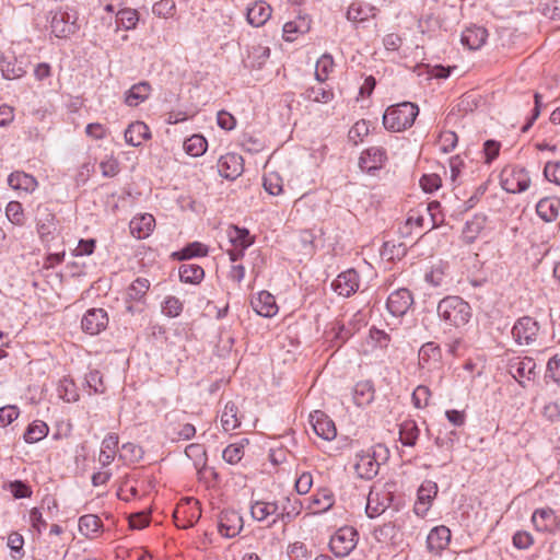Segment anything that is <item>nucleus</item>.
Segmentation results:
<instances>
[{"label":"nucleus","instance_id":"1","mask_svg":"<svg viewBox=\"0 0 560 560\" xmlns=\"http://www.w3.org/2000/svg\"><path fill=\"white\" fill-rule=\"evenodd\" d=\"M436 313L445 326L454 328L464 327L472 316L469 303L458 295L443 298L438 304Z\"/></svg>","mask_w":560,"mask_h":560},{"label":"nucleus","instance_id":"2","mask_svg":"<svg viewBox=\"0 0 560 560\" xmlns=\"http://www.w3.org/2000/svg\"><path fill=\"white\" fill-rule=\"evenodd\" d=\"M419 115V107L411 102H402L389 106L383 115L385 129L392 132H400L410 128Z\"/></svg>","mask_w":560,"mask_h":560},{"label":"nucleus","instance_id":"3","mask_svg":"<svg viewBox=\"0 0 560 560\" xmlns=\"http://www.w3.org/2000/svg\"><path fill=\"white\" fill-rule=\"evenodd\" d=\"M78 12L70 8H59L51 12L50 28L58 38H68L80 30Z\"/></svg>","mask_w":560,"mask_h":560},{"label":"nucleus","instance_id":"4","mask_svg":"<svg viewBox=\"0 0 560 560\" xmlns=\"http://www.w3.org/2000/svg\"><path fill=\"white\" fill-rule=\"evenodd\" d=\"M501 187L511 194L525 191L530 184V177L525 167L506 165L500 174Z\"/></svg>","mask_w":560,"mask_h":560},{"label":"nucleus","instance_id":"5","mask_svg":"<svg viewBox=\"0 0 560 560\" xmlns=\"http://www.w3.org/2000/svg\"><path fill=\"white\" fill-rule=\"evenodd\" d=\"M537 364L529 357H513L506 364L508 373L523 387L526 388L530 382H534L537 375Z\"/></svg>","mask_w":560,"mask_h":560},{"label":"nucleus","instance_id":"6","mask_svg":"<svg viewBox=\"0 0 560 560\" xmlns=\"http://www.w3.org/2000/svg\"><path fill=\"white\" fill-rule=\"evenodd\" d=\"M358 541V530L352 526H342L330 537L329 548L336 557L345 558L353 551Z\"/></svg>","mask_w":560,"mask_h":560},{"label":"nucleus","instance_id":"7","mask_svg":"<svg viewBox=\"0 0 560 560\" xmlns=\"http://www.w3.org/2000/svg\"><path fill=\"white\" fill-rule=\"evenodd\" d=\"M200 516V503L192 498L183 499L173 514L175 525L183 529L192 527Z\"/></svg>","mask_w":560,"mask_h":560},{"label":"nucleus","instance_id":"8","mask_svg":"<svg viewBox=\"0 0 560 560\" xmlns=\"http://www.w3.org/2000/svg\"><path fill=\"white\" fill-rule=\"evenodd\" d=\"M540 326L530 316L520 317L512 327V337L520 346H529L536 341Z\"/></svg>","mask_w":560,"mask_h":560},{"label":"nucleus","instance_id":"9","mask_svg":"<svg viewBox=\"0 0 560 560\" xmlns=\"http://www.w3.org/2000/svg\"><path fill=\"white\" fill-rule=\"evenodd\" d=\"M36 229L39 238L43 242H49L54 238L57 231V218L47 205H38L36 209Z\"/></svg>","mask_w":560,"mask_h":560},{"label":"nucleus","instance_id":"10","mask_svg":"<svg viewBox=\"0 0 560 560\" xmlns=\"http://www.w3.org/2000/svg\"><path fill=\"white\" fill-rule=\"evenodd\" d=\"M375 456V448L361 451L355 455L354 470L359 478L371 480L378 474L380 464Z\"/></svg>","mask_w":560,"mask_h":560},{"label":"nucleus","instance_id":"11","mask_svg":"<svg viewBox=\"0 0 560 560\" xmlns=\"http://www.w3.org/2000/svg\"><path fill=\"white\" fill-rule=\"evenodd\" d=\"M332 290L341 296L349 298L354 294L360 288V275L359 272L350 268L342 271L331 283Z\"/></svg>","mask_w":560,"mask_h":560},{"label":"nucleus","instance_id":"12","mask_svg":"<svg viewBox=\"0 0 560 560\" xmlns=\"http://www.w3.org/2000/svg\"><path fill=\"white\" fill-rule=\"evenodd\" d=\"M412 304V293L406 288H401L392 292L386 301V307L388 312L396 317L404 316Z\"/></svg>","mask_w":560,"mask_h":560},{"label":"nucleus","instance_id":"13","mask_svg":"<svg viewBox=\"0 0 560 560\" xmlns=\"http://www.w3.org/2000/svg\"><path fill=\"white\" fill-rule=\"evenodd\" d=\"M438 483L432 480H424L421 483L417 491V501L413 506V511L418 516H425L432 504V501L438 495Z\"/></svg>","mask_w":560,"mask_h":560},{"label":"nucleus","instance_id":"14","mask_svg":"<svg viewBox=\"0 0 560 560\" xmlns=\"http://www.w3.org/2000/svg\"><path fill=\"white\" fill-rule=\"evenodd\" d=\"M108 325L107 312L103 308H90L82 317L81 326L83 331L92 336L98 335Z\"/></svg>","mask_w":560,"mask_h":560},{"label":"nucleus","instance_id":"15","mask_svg":"<svg viewBox=\"0 0 560 560\" xmlns=\"http://www.w3.org/2000/svg\"><path fill=\"white\" fill-rule=\"evenodd\" d=\"M243 528L242 516L233 510H224L219 515L218 530L226 537L233 538L240 534Z\"/></svg>","mask_w":560,"mask_h":560},{"label":"nucleus","instance_id":"16","mask_svg":"<svg viewBox=\"0 0 560 560\" xmlns=\"http://www.w3.org/2000/svg\"><path fill=\"white\" fill-rule=\"evenodd\" d=\"M451 542V530L444 525L433 527L427 536V550L440 556Z\"/></svg>","mask_w":560,"mask_h":560},{"label":"nucleus","instance_id":"17","mask_svg":"<svg viewBox=\"0 0 560 560\" xmlns=\"http://www.w3.org/2000/svg\"><path fill=\"white\" fill-rule=\"evenodd\" d=\"M243 158L236 153H226L218 161L219 174L226 179L237 178L244 171Z\"/></svg>","mask_w":560,"mask_h":560},{"label":"nucleus","instance_id":"18","mask_svg":"<svg viewBox=\"0 0 560 560\" xmlns=\"http://www.w3.org/2000/svg\"><path fill=\"white\" fill-rule=\"evenodd\" d=\"M532 522L538 532L556 533L560 527L559 517L550 508L535 510Z\"/></svg>","mask_w":560,"mask_h":560},{"label":"nucleus","instance_id":"19","mask_svg":"<svg viewBox=\"0 0 560 560\" xmlns=\"http://www.w3.org/2000/svg\"><path fill=\"white\" fill-rule=\"evenodd\" d=\"M386 160L387 154L384 148L371 147L361 153L359 159V166L363 171L371 172L382 168Z\"/></svg>","mask_w":560,"mask_h":560},{"label":"nucleus","instance_id":"20","mask_svg":"<svg viewBox=\"0 0 560 560\" xmlns=\"http://www.w3.org/2000/svg\"><path fill=\"white\" fill-rule=\"evenodd\" d=\"M280 513V504L276 501L267 502V501H255L250 505V514L254 520L258 522L266 521L269 516H275L272 522L268 525V527L273 526L278 521V515Z\"/></svg>","mask_w":560,"mask_h":560},{"label":"nucleus","instance_id":"21","mask_svg":"<svg viewBox=\"0 0 560 560\" xmlns=\"http://www.w3.org/2000/svg\"><path fill=\"white\" fill-rule=\"evenodd\" d=\"M311 422L315 433L326 441H331L337 435L335 422L322 411L311 415Z\"/></svg>","mask_w":560,"mask_h":560},{"label":"nucleus","instance_id":"22","mask_svg":"<svg viewBox=\"0 0 560 560\" xmlns=\"http://www.w3.org/2000/svg\"><path fill=\"white\" fill-rule=\"evenodd\" d=\"M270 57V48L261 44H253L247 47V55L243 59L245 68L261 69Z\"/></svg>","mask_w":560,"mask_h":560},{"label":"nucleus","instance_id":"23","mask_svg":"<svg viewBox=\"0 0 560 560\" xmlns=\"http://www.w3.org/2000/svg\"><path fill=\"white\" fill-rule=\"evenodd\" d=\"M271 12L272 9L267 2L256 1L247 8L246 19L250 25L259 27L270 19Z\"/></svg>","mask_w":560,"mask_h":560},{"label":"nucleus","instance_id":"24","mask_svg":"<svg viewBox=\"0 0 560 560\" xmlns=\"http://www.w3.org/2000/svg\"><path fill=\"white\" fill-rule=\"evenodd\" d=\"M155 225V219L150 213H143L135 217L130 223L129 229L130 233L137 237L138 240L145 238L153 231Z\"/></svg>","mask_w":560,"mask_h":560},{"label":"nucleus","instance_id":"25","mask_svg":"<svg viewBox=\"0 0 560 560\" xmlns=\"http://www.w3.org/2000/svg\"><path fill=\"white\" fill-rule=\"evenodd\" d=\"M250 304L254 311L264 317H271L278 312L275 296L268 291H260L258 296L252 300Z\"/></svg>","mask_w":560,"mask_h":560},{"label":"nucleus","instance_id":"26","mask_svg":"<svg viewBox=\"0 0 560 560\" xmlns=\"http://www.w3.org/2000/svg\"><path fill=\"white\" fill-rule=\"evenodd\" d=\"M487 223V217L482 213L475 214L470 220L465 223V226L462 232V240L465 244H472L482 230L485 229Z\"/></svg>","mask_w":560,"mask_h":560},{"label":"nucleus","instance_id":"27","mask_svg":"<svg viewBox=\"0 0 560 560\" xmlns=\"http://www.w3.org/2000/svg\"><path fill=\"white\" fill-rule=\"evenodd\" d=\"M125 141L132 147L141 145L143 140L151 138L150 128L143 121H133L125 130Z\"/></svg>","mask_w":560,"mask_h":560},{"label":"nucleus","instance_id":"28","mask_svg":"<svg viewBox=\"0 0 560 560\" xmlns=\"http://www.w3.org/2000/svg\"><path fill=\"white\" fill-rule=\"evenodd\" d=\"M560 211V199L557 197H546L538 201L536 205V212L538 217L545 222H553Z\"/></svg>","mask_w":560,"mask_h":560},{"label":"nucleus","instance_id":"29","mask_svg":"<svg viewBox=\"0 0 560 560\" xmlns=\"http://www.w3.org/2000/svg\"><path fill=\"white\" fill-rule=\"evenodd\" d=\"M488 31L482 26L472 25L462 34V44L471 50L479 49L487 40Z\"/></svg>","mask_w":560,"mask_h":560},{"label":"nucleus","instance_id":"30","mask_svg":"<svg viewBox=\"0 0 560 560\" xmlns=\"http://www.w3.org/2000/svg\"><path fill=\"white\" fill-rule=\"evenodd\" d=\"M375 398V388L372 381H360L353 387V401L358 407H366Z\"/></svg>","mask_w":560,"mask_h":560},{"label":"nucleus","instance_id":"31","mask_svg":"<svg viewBox=\"0 0 560 560\" xmlns=\"http://www.w3.org/2000/svg\"><path fill=\"white\" fill-rule=\"evenodd\" d=\"M209 254V247L200 242H191L182 249L172 253L173 260L184 261L196 257H206Z\"/></svg>","mask_w":560,"mask_h":560},{"label":"nucleus","instance_id":"32","mask_svg":"<svg viewBox=\"0 0 560 560\" xmlns=\"http://www.w3.org/2000/svg\"><path fill=\"white\" fill-rule=\"evenodd\" d=\"M9 186L14 190H24L32 192L37 187V180L31 174L22 171H15L8 177Z\"/></svg>","mask_w":560,"mask_h":560},{"label":"nucleus","instance_id":"33","mask_svg":"<svg viewBox=\"0 0 560 560\" xmlns=\"http://www.w3.org/2000/svg\"><path fill=\"white\" fill-rule=\"evenodd\" d=\"M151 93V85L147 81H142L133 84L126 93H125V103L128 106L136 107L139 104L143 103Z\"/></svg>","mask_w":560,"mask_h":560},{"label":"nucleus","instance_id":"34","mask_svg":"<svg viewBox=\"0 0 560 560\" xmlns=\"http://www.w3.org/2000/svg\"><path fill=\"white\" fill-rule=\"evenodd\" d=\"M139 21V12L135 9L125 8L119 9L116 13L114 23V31L117 32L119 28H124L126 31L136 28Z\"/></svg>","mask_w":560,"mask_h":560},{"label":"nucleus","instance_id":"35","mask_svg":"<svg viewBox=\"0 0 560 560\" xmlns=\"http://www.w3.org/2000/svg\"><path fill=\"white\" fill-rule=\"evenodd\" d=\"M149 289L150 281L147 278H137L127 289V302L144 303Z\"/></svg>","mask_w":560,"mask_h":560},{"label":"nucleus","instance_id":"36","mask_svg":"<svg viewBox=\"0 0 560 560\" xmlns=\"http://www.w3.org/2000/svg\"><path fill=\"white\" fill-rule=\"evenodd\" d=\"M178 272L183 283L199 284L205 278L203 268L196 264H182Z\"/></svg>","mask_w":560,"mask_h":560},{"label":"nucleus","instance_id":"37","mask_svg":"<svg viewBox=\"0 0 560 560\" xmlns=\"http://www.w3.org/2000/svg\"><path fill=\"white\" fill-rule=\"evenodd\" d=\"M420 434V429L415 420H405L399 425V441L405 446H415Z\"/></svg>","mask_w":560,"mask_h":560},{"label":"nucleus","instance_id":"38","mask_svg":"<svg viewBox=\"0 0 560 560\" xmlns=\"http://www.w3.org/2000/svg\"><path fill=\"white\" fill-rule=\"evenodd\" d=\"M119 439L115 433H110L105 436L102 442L101 453H100V462L103 466L109 465L114 458L116 451L118 448Z\"/></svg>","mask_w":560,"mask_h":560},{"label":"nucleus","instance_id":"39","mask_svg":"<svg viewBox=\"0 0 560 560\" xmlns=\"http://www.w3.org/2000/svg\"><path fill=\"white\" fill-rule=\"evenodd\" d=\"M442 351L435 342H427L419 350V364L422 368L429 366L431 363H438L441 360Z\"/></svg>","mask_w":560,"mask_h":560},{"label":"nucleus","instance_id":"40","mask_svg":"<svg viewBox=\"0 0 560 560\" xmlns=\"http://www.w3.org/2000/svg\"><path fill=\"white\" fill-rule=\"evenodd\" d=\"M221 423L224 431H232L241 425L238 408L233 401H228L221 416Z\"/></svg>","mask_w":560,"mask_h":560},{"label":"nucleus","instance_id":"41","mask_svg":"<svg viewBox=\"0 0 560 560\" xmlns=\"http://www.w3.org/2000/svg\"><path fill=\"white\" fill-rule=\"evenodd\" d=\"M301 502L295 499L293 502L290 498H285L280 504V513L278 518L283 523L288 524L294 520L301 513Z\"/></svg>","mask_w":560,"mask_h":560},{"label":"nucleus","instance_id":"42","mask_svg":"<svg viewBox=\"0 0 560 560\" xmlns=\"http://www.w3.org/2000/svg\"><path fill=\"white\" fill-rule=\"evenodd\" d=\"M102 527V521L97 515L86 514L79 518V530L86 537H93Z\"/></svg>","mask_w":560,"mask_h":560},{"label":"nucleus","instance_id":"43","mask_svg":"<svg viewBox=\"0 0 560 560\" xmlns=\"http://www.w3.org/2000/svg\"><path fill=\"white\" fill-rule=\"evenodd\" d=\"M229 237L234 247L242 249L248 248L254 243V238L245 228L231 226Z\"/></svg>","mask_w":560,"mask_h":560},{"label":"nucleus","instance_id":"44","mask_svg":"<svg viewBox=\"0 0 560 560\" xmlns=\"http://www.w3.org/2000/svg\"><path fill=\"white\" fill-rule=\"evenodd\" d=\"M49 431L48 425L40 420H36L31 423L23 438L26 443H36L47 436Z\"/></svg>","mask_w":560,"mask_h":560},{"label":"nucleus","instance_id":"45","mask_svg":"<svg viewBox=\"0 0 560 560\" xmlns=\"http://www.w3.org/2000/svg\"><path fill=\"white\" fill-rule=\"evenodd\" d=\"M302 96L310 102L328 103L334 98V92L330 89L317 85L307 88Z\"/></svg>","mask_w":560,"mask_h":560},{"label":"nucleus","instance_id":"46","mask_svg":"<svg viewBox=\"0 0 560 560\" xmlns=\"http://www.w3.org/2000/svg\"><path fill=\"white\" fill-rule=\"evenodd\" d=\"M310 28L308 22L304 18H299L298 21H290L283 25V39L285 42H293L296 34H303Z\"/></svg>","mask_w":560,"mask_h":560},{"label":"nucleus","instance_id":"47","mask_svg":"<svg viewBox=\"0 0 560 560\" xmlns=\"http://www.w3.org/2000/svg\"><path fill=\"white\" fill-rule=\"evenodd\" d=\"M408 248L405 243L387 241L383 244L381 255L387 260H400L406 256Z\"/></svg>","mask_w":560,"mask_h":560},{"label":"nucleus","instance_id":"48","mask_svg":"<svg viewBox=\"0 0 560 560\" xmlns=\"http://www.w3.org/2000/svg\"><path fill=\"white\" fill-rule=\"evenodd\" d=\"M207 140L201 135H192L184 141V149L191 156H200L207 150Z\"/></svg>","mask_w":560,"mask_h":560},{"label":"nucleus","instance_id":"49","mask_svg":"<svg viewBox=\"0 0 560 560\" xmlns=\"http://www.w3.org/2000/svg\"><path fill=\"white\" fill-rule=\"evenodd\" d=\"M0 71L2 73V77L7 80L21 78L25 73L24 68L18 62L16 58L13 56L8 57L4 63H1Z\"/></svg>","mask_w":560,"mask_h":560},{"label":"nucleus","instance_id":"50","mask_svg":"<svg viewBox=\"0 0 560 560\" xmlns=\"http://www.w3.org/2000/svg\"><path fill=\"white\" fill-rule=\"evenodd\" d=\"M58 395L67 402H74L79 399L77 386L74 382L68 377H63L57 388Z\"/></svg>","mask_w":560,"mask_h":560},{"label":"nucleus","instance_id":"51","mask_svg":"<svg viewBox=\"0 0 560 560\" xmlns=\"http://www.w3.org/2000/svg\"><path fill=\"white\" fill-rule=\"evenodd\" d=\"M334 504L332 493L324 489L313 497L312 505L314 506V513H323L329 510Z\"/></svg>","mask_w":560,"mask_h":560},{"label":"nucleus","instance_id":"52","mask_svg":"<svg viewBox=\"0 0 560 560\" xmlns=\"http://www.w3.org/2000/svg\"><path fill=\"white\" fill-rule=\"evenodd\" d=\"M334 59L330 55H323L316 63L315 78L319 83H323L328 78V74L332 71Z\"/></svg>","mask_w":560,"mask_h":560},{"label":"nucleus","instance_id":"53","mask_svg":"<svg viewBox=\"0 0 560 560\" xmlns=\"http://www.w3.org/2000/svg\"><path fill=\"white\" fill-rule=\"evenodd\" d=\"M85 385L89 387V394H103L106 387L103 383V375L98 370H92L85 375Z\"/></svg>","mask_w":560,"mask_h":560},{"label":"nucleus","instance_id":"54","mask_svg":"<svg viewBox=\"0 0 560 560\" xmlns=\"http://www.w3.org/2000/svg\"><path fill=\"white\" fill-rule=\"evenodd\" d=\"M5 215L8 220L14 225L22 226L25 223L24 210L19 201H10L7 205Z\"/></svg>","mask_w":560,"mask_h":560},{"label":"nucleus","instance_id":"55","mask_svg":"<svg viewBox=\"0 0 560 560\" xmlns=\"http://www.w3.org/2000/svg\"><path fill=\"white\" fill-rule=\"evenodd\" d=\"M183 302L174 295L166 296L162 303V312L167 317L179 316L183 312Z\"/></svg>","mask_w":560,"mask_h":560},{"label":"nucleus","instance_id":"56","mask_svg":"<svg viewBox=\"0 0 560 560\" xmlns=\"http://www.w3.org/2000/svg\"><path fill=\"white\" fill-rule=\"evenodd\" d=\"M369 122L364 119L357 121L349 130L348 138L353 144L362 142L363 139L369 135Z\"/></svg>","mask_w":560,"mask_h":560},{"label":"nucleus","instance_id":"57","mask_svg":"<svg viewBox=\"0 0 560 560\" xmlns=\"http://www.w3.org/2000/svg\"><path fill=\"white\" fill-rule=\"evenodd\" d=\"M154 15L163 19L172 18L176 12V4L174 0H160L152 7Z\"/></svg>","mask_w":560,"mask_h":560},{"label":"nucleus","instance_id":"58","mask_svg":"<svg viewBox=\"0 0 560 560\" xmlns=\"http://www.w3.org/2000/svg\"><path fill=\"white\" fill-rule=\"evenodd\" d=\"M458 142L456 132L452 130H444L439 136V145L443 153L452 152Z\"/></svg>","mask_w":560,"mask_h":560},{"label":"nucleus","instance_id":"59","mask_svg":"<svg viewBox=\"0 0 560 560\" xmlns=\"http://www.w3.org/2000/svg\"><path fill=\"white\" fill-rule=\"evenodd\" d=\"M431 390L425 385H419L412 393L411 400L416 408L421 409L429 405Z\"/></svg>","mask_w":560,"mask_h":560},{"label":"nucleus","instance_id":"60","mask_svg":"<svg viewBox=\"0 0 560 560\" xmlns=\"http://www.w3.org/2000/svg\"><path fill=\"white\" fill-rule=\"evenodd\" d=\"M243 456L244 446L242 444H230L223 450L222 453L223 459L231 465H235L241 462Z\"/></svg>","mask_w":560,"mask_h":560},{"label":"nucleus","instance_id":"61","mask_svg":"<svg viewBox=\"0 0 560 560\" xmlns=\"http://www.w3.org/2000/svg\"><path fill=\"white\" fill-rule=\"evenodd\" d=\"M347 19L351 22H363L368 20V10L359 2H352L347 11Z\"/></svg>","mask_w":560,"mask_h":560},{"label":"nucleus","instance_id":"62","mask_svg":"<svg viewBox=\"0 0 560 560\" xmlns=\"http://www.w3.org/2000/svg\"><path fill=\"white\" fill-rule=\"evenodd\" d=\"M501 143L497 140H487L483 143L482 152L485 154V163L491 164L499 155Z\"/></svg>","mask_w":560,"mask_h":560},{"label":"nucleus","instance_id":"63","mask_svg":"<svg viewBox=\"0 0 560 560\" xmlns=\"http://www.w3.org/2000/svg\"><path fill=\"white\" fill-rule=\"evenodd\" d=\"M546 377H550L560 386V354H555L547 363Z\"/></svg>","mask_w":560,"mask_h":560},{"label":"nucleus","instance_id":"64","mask_svg":"<svg viewBox=\"0 0 560 560\" xmlns=\"http://www.w3.org/2000/svg\"><path fill=\"white\" fill-rule=\"evenodd\" d=\"M545 178L560 186V162H547L544 167Z\"/></svg>","mask_w":560,"mask_h":560}]
</instances>
